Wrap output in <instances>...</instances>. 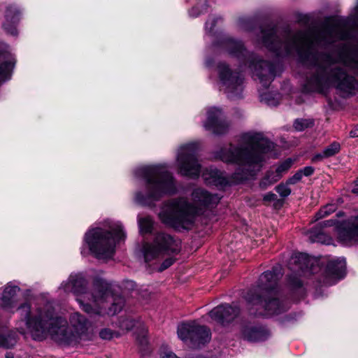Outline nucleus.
<instances>
[{
  "label": "nucleus",
  "instance_id": "nucleus-1",
  "mask_svg": "<svg viewBox=\"0 0 358 358\" xmlns=\"http://www.w3.org/2000/svg\"><path fill=\"white\" fill-rule=\"evenodd\" d=\"M350 34L345 19H329L321 30L310 29L296 34L288 30L279 31L273 26L261 30L260 41L278 56L296 54L311 68L305 90L324 93L331 86L354 94L358 91V82L347 75L341 66L358 76V38L346 41L331 52H324L327 46L339 40L348 39Z\"/></svg>",
  "mask_w": 358,
  "mask_h": 358
},
{
  "label": "nucleus",
  "instance_id": "nucleus-2",
  "mask_svg": "<svg viewBox=\"0 0 358 358\" xmlns=\"http://www.w3.org/2000/svg\"><path fill=\"white\" fill-rule=\"evenodd\" d=\"M20 320L17 329L22 334H29L33 339L42 341L48 335L61 344L71 345L90 339V324L85 316L75 313L67 322L55 313L51 301L41 300L33 306L25 302L17 308Z\"/></svg>",
  "mask_w": 358,
  "mask_h": 358
},
{
  "label": "nucleus",
  "instance_id": "nucleus-3",
  "mask_svg": "<svg viewBox=\"0 0 358 358\" xmlns=\"http://www.w3.org/2000/svg\"><path fill=\"white\" fill-rule=\"evenodd\" d=\"M273 148L274 144L262 133H245L241 136L237 145L229 144L215 153V158L238 166L231 178L229 180L223 172L213 167L206 169L202 177L207 184L219 187L240 182L255 175L262 169Z\"/></svg>",
  "mask_w": 358,
  "mask_h": 358
},
{
  "label": "nucleus",
  "instance_id": "nucleus-4",
  "mask_svg": "<svg viewBox=\"0 0 358 358\" xmlns=\"http://www.w3.org/2000/svg\"><path fill=\"white\" fill-rule=\"evenodd\" d=\"M86 285L87 281L82 273H72L61 284L60 289L73 293L80 308L90 315H113L122 309L124 299L120 296H113L106 280H95L91 292L87 291Z\"/></svg>",
  "mask_w": 358,
  "mask_h": 358
},
{
  "label": "nucleus",
  "instance_id": "nucleus-5",
  "mask_svg": "<svg viewBox=\"0 0 358 358\" xmlns=\"http://www.w3.org/2000/svg\"><path fill=\"white\" fill-rule=\"evenodd\" d=\"M192 200L191 204L185 198L164 201L158 214L159 220L164 224L177 229H189L194 223L195 215L206 209L215 207L220 197L198 188L193 191Z\"/></svg>",
  "mask_w": 358,
  "mask_h": 358
},
{
  "label": "nucleus",
  "instance_id": "nucleus-6",
  "mask_svg": "<svg viewBox=\"0 0 358 358\" xmlns=\"http://www.w3.org/2000/svg\"><path fill=\"white\" fill-rule=\"evenodd\" d=\"M134 175L143 181L144 189L135 193L134 201L142 206H151L166 195L177 192L176 180L164 164L145 165L136 168Z\"/></svg>",
  "mask_w": 358,
  "mask_h": 358
},
{
  "label": "nucleus",
  "instance_id": "nucleus-7",
  "mask_svg": "<svg viewBox=\"0 0 358 358\" xmlns=\"http://www.w3.org/2000/svg\"><path fill=\"white\" fill-rule=\"evenodd\" d=\"M126 238V233L120 221L108 219L101 226L87 231L80 249L82 255L89 252L96 259L108 260L113 258L116 245Z\"/></svg>",
  "mask_w": 358,
  "mask_h": 358
},
{
  "label": "nucleus",
  "instance_id": "nucleus-8",
  "mask_svg": "<svg viewBox=\"0 0 358 358\" xmlns=\"http://www.w3.org/2000/svg\"><path fill=\"white\" fill-rule=\"evenodd\" d=\"M281 275L280 268L278 267L263 273L257 287L250 290L245 296L250 308L255 309L259 315L271 316L287 309V303L278 297L277 282Z\"/></svg>",
  "mask_w": 358,
  "mask_h": 358
},
{
  "label": "nucleus",
  "instance_id": "nucleus-9",
  "mask_svg": "<svg viewBox=\"0 0 358 358\" xmlns=\"http://www.w3.org/2000/svg\"><path fill=\"white\" fill-rule=\"evenodd\" d=\"M222 45L232 57H236L244 66H248L262 86L268 87L276 76V66L266 61L260 60L254 54L248 52L243 43L231 38H225Z\"/></svg>",
  "mask_w": 358,
  "mask_h": 358
},
{
  "label": "nucleus",
  "instance_id": "nucleus-10",
  "mask_svg": "<svg viewBox=\"0 0 358 358\" xmlns=\"http://www.w3.org/2000/svg\"><path fill=\"white\" fill-rule=\"evenodd\" d=\"M331 227H334L338 239L342 244L351 245L358 243V215L342 222L337 219H330L319 222L309 231L310 241L331 244L332 238L326 235L323 230Z\"/></svg>",
  "mask_w": 358,
  "mask_h": 358
},
{
  "label": "nucleus",
  "instance_id": "nucleus-11",
  "mask_svg": "<svg viewBox=\"0 0 358 358\" xmlns=\"http://www.w3.org/2000/svg\"><path fill=\"white\" fill-rule=\"evenodd\" d=\"M178 242L170 234L157 233L152 243H143L140 252L146 263L163 257L164 255H171L179 252Z\"/></svg>",
  "mask_w": 358,
  "mask_h": 358
},
{
  "label": "nucleus",
  "instance_id": "nucleus-12",
  "mask_svg": "<svg viewBox=\"0 0 358 358\" xmlns=\"http://www.w3.org/2000/svg\"><path fill=\"white\" fill-rule=\"evenodd\" d=\"M218 87L230 99L242 97L244 78L240 72L233 71L228 64L221 62L217 65Z\"/></svg>",
  "mask_w": 358,
  "mask_h": 358
},
{
  "label": "nucleus",
  "instance_id": "nucleus-13",
  "mask_svg": "<svg viewBox=\"0 0 358 358\" xmlns=\"http://www.w3.org/2000/svg\"><path fill=\"white\" fill-rule=\"evenodd\" d=\"M198 144L189 143L179 147L176 155V166L182 176L197 178L201 172V164L198 160Z\"/></svg>",
  "mask_w": 358,
  "mask_h": 358
},
{
  "label": "nucleus",
  "instance_id": "nucleus-14",
  "mask_svg": "<svg viewBox=\"0 0 358 358\" xmlns=\"http://www.w3.org/2000/svg\"><path fill=\"white\" fill-rule=\"evenodd\" d=\"M178 336L185 343L195 348H199L210 340V329L198 325L194 322L180 324L178 327Z\"/></svg>",
  "mask_w": 358,
  "mask_h": 358
},
{
  "label": "nucleus",
  "instance_id": "nucleus-15",
  "mask_svg": "<svg viewBox=\"0 0 358 358\" xmlns=\"http://www.w3.org/2000/svg\"><path fill=\"white\" fill-rule=\"evenodd\" d=\"M222 111L215 107L207 109L206 120L203 126L207 131H210L215 134H222L227 132L229 124L222 117Z\"/></svg>",
  "mask_w": 358,
  "mask_h": 358
},
{
  "label": "nucleus",
  "instance_id": "nucleus-16",
  "mask_svg": "<svg viewBox=\"0 0 358 358\" xmlns=\"http://www.w3.org/2000/svg\"><path fill=\"white\" fill-rule=\"evenodd\" d=\"M346 262L343 257L333 259L327 264L324 284L331 285L342 279L345 275Z\"/></svg>",
  "mask_w": 358,
  "mask_h": 358
},
{
  "label": "nucleus",
  "instance_id": "nucleus-17",
  "mask_svg": "<svg viewBox=\"0 0 358 358\" xmlns=\"http://www.w3.org/2000/svg\"><path fill=\"white\" fill-rule=\"evenodd\" d=\"M238 313V308L226 304L221 305L213 308L209 313V316L213 320L224 324L225 322H229L234 320Z\"/></svg>",
  "mask_w": 358,
  "mask_h": 358
},
{
  "label": "nucleus",
  "instance_id": "nucleus-18",
  "mask_svg": "<svg viewBox=\"0 0 358 358\" xmlns=\"http://www.w3.org/2000/svg\"><path fill=\"white\" fill-rule=\"evenodd\" d=\"M20 20V10L15 5H9L5 12V20L2 24L4 31L12 36L17 34V25Z\"/></svg>",
  "mask_w": 358,
  "mask_h": 358
},
{
  "label": "nucleus",
  "instance_id": "nucleus-19",
  "mask_svg": "<svg viewBox=\"0 0 358 358\" xmlns=\"http://www.w3.org/2000/svg\"><path fill=\"white\" fill-rule=\"evenodd\" d=\"M20 291V287L9 282L5 287L0 296V306L5 310L13 313L17 305L16 295Z\"/></svg>",
  "mask_w": 358,
  "mask_h": 358
},
{
  "label": "nucleus",
  "instance_id": "nucleus-20",
  "mask_svg": "<svg viewBox=\"0 0 358 358\" xmlns=\"http://www.w3.org/2000/svg\"><path fill=\"white\" fill-rule=\"evenodd\" d=\"M242 337L251 342L265 341L269 336L268 331L264 327L247 324L241 329Z\"/></svg>",
  "mask_w": 358,
  "mask_h": 358
},
{
  "label": "nucleus",
  "instance_id": "nucleus-21",
  "mask_svg": "<svg viewBox=\"0 0 358 358\" xmlns=\"http://www.w3.org/2000/svg\"><path fill=\"white\" fill-rule=\"evenodd\" d=\"M0 55H8V61L0 65V85L2 82L8 80L14 66V59L10 56L9 47L5 43H0Z\"/></svg>",
  "mask_w": 358,
  "mask_h": 358
},
{
  "label": "nucleus",
  "instance_id": "nucleus-22",
  "mask_svg": "<svg viewBox=\"0 0 358 358\" xmlns=\"http://www.w3.org/2000/svg\"><path fill=\"white\" fill-rule=\"evenodd\" d=\"M292 263L296 264L294 269L296 272L299 273L301 271L303 273L309 267L310 259L306 254L299 253L292 257Z\"/></svg>",
  "mask_w": 358,
  "mask_h": 358
},
{
  "label": "nucleus",
  "instance_id": "nucleus-23",
  "mask_svg": "<svg viewBox=\"0 0 358 358\" xmlns=\"http://www.w3.org/2000/svg\"><path fill=\"white\" fill-rule=\"evenodd\" d=\"M340 148V144L337 142H334L325 148L322 152L316 154L313 157V161L318 162L322 160L324 158L332 157L339 152Z\"/></svg>",
  "mask_w": 358,
  "mask_h": 358
},
{
  "label": "nucleus",
  "instance_id": "nucleus-24",
  "mask_svg": "<svg viewBox=\"0 0 358 358\" xmlns=\"http://www.w3.org/2000/svg\"><path fill=\"white\" fill-rule=\"evenodd\" d=\"M281 177L275 171L269 170L266 172L264 177L259 182V187L262 189H266L268 187L273 185L280 180Z\"/></svg>",
  "mask_w": 358,
  "mask_h": 358
},
{
  "label": "nucleus",
  "instance_id": "nucleus-25",
  "mask_svg": "<svg viewBox=\"0 0 358 358\" xmlns=\"http://www.w3.org/2000/svg\"><path fill=\"white\" fill-rule=\"evenodd\" d=\"M138 223L141 234L151 233L153 227V220L151 217H139Z\"/></svg>",
  "mask_w": 358,
  "mask_h": 358
},
{
  "label": "nucleus",
  "instance_id": "nucleus-26",
  "mask_svg": "<svg viewBox=\"0 0 358 358\" xmlns=\"http://www.w3.org/2000/svg\"><path fill=\"white\" fill-rule=\"evenodd\" d=\"M336 210V205L334 203H329L324 206H323L320 210L315 214V220L317 221L320 219H323L334 212H335Z\"/></svg>",
  "mask_w": 358,
  "mask_h": 358
},
{
  "label": "nucleus",
  "instance_id": "nucleus-27",
  "mask_svg": "<svg viewBox=\"0 0 358 358\" xmlns=\"http://www.w3.org/2000/svg\"><path fill=\"white\" fill-rule=\"evenodd\" d=\"M293 160L290 158L287 159L284 162H281L275 169L277 173L282 178L289 169L292 167Z\"/></svg>",
  "mask_w": 358,
  "mask_h": 358
},
{
  "label": "nucleus",
  "instance_id": "nucleus-28",
  "mask_svg": "<svg viewBox=\"0 0 358 358\" xmlns=\"http://www.w3.org/2000/svg\"><path fill=\"white\" fill-rule=\"evenodd\" d=\"M16 343V339L10 335H0V346L6 348L13 347Z\"/></svg>",
  "mask_w": 358,
  "mask_h": 358
},
{
  "label": "nucleus",
  "instance_id": "nucleus-29",
  "mask_svg": "<svg viewBox=\"0 0 358 358\" xmlns=\"http://www.w3.org/2000/svg\"><path fill=\"white\" fill-rule=\"evenodd\" d=\"M261 101H264L269 106H276L279 102V95L273 96L270 93H264L260 94Z\"/></svg>",
  "mask_w": 358,
  "mask_h": 358
},
{
  "label": "nucleus",
  "instance_id": "nucleus-30",
  "mask_svg": "<svg viewBox=\"0 0 358 358\" xmlns=\"http://www.w3.org/2000/svg\"><path fill=\"white\" fill-rule=\"evenodd\" d=\"M312 125H313V121L306 119H298L294 123V127L296 131H303Z\"/></svg>",
  "mask_w": 358,
  "mask_h": 358
},
{
  "label": "nucleus",
  "instance_id": "nucleus-31",
  "mask_svg": "<svg viewBox=\"0 0 358 358\" xmlns=\"http://www.w3.org/2000/svg\"><path fill=\"white\" fill-rule=\"evenodd\" d=\"M289 184L280 183L275 187V191L279 194L281 197H287L291 194V189L289 187Z\"/></svg>",
  "mask_w": 358,
  "mask_h": 358
},
{
  "label": "nucleus",
  "instance_id": "nucleus-32",
  "mask_svg": "<svg viewBox=\"0 0 358 358\" xmlns=\"http://www.w3.org/2000/svg\"><path fill=\"white\" fill-rule=\"evenodd\" d=\"M99 336L102 339L110 340L114 337H118L120 334L109 329H103L100 331Z\"/></svg>",
  "mask_w": 358,
  "mask_h": 358
},
{
  "label": "nucleus",
  "instance_id": "nucleus-33",
  "mask_svg": "<svg viewBox=\"0 0 358 358\" xmlns=\"http://www.w3.org/2000/svg\"><path fill=\"white\" fill-rule=\"evenodd\" d=\"M136 324L135 320L130 318H124L120 321V327L122 330L129 331Z\"/></svg>",
  "mask_w": 358,
  "mask_h": 358
},
{
  "label": "nucleus",
  "instance_id": "nucleus-34",
  "mask_svg": "<svg viewBox=\"0 0 358 358\" xmlns=\"http://www.w3.org/2000/svg\"><path fill=\"white\" fill-rule=\"evenodd\" d=\"M221 20L222 19L220 17H210L206 22V30L209 33L212 32L214 29L215 23Z\"/></svg>",
  "mask_w": 358,
  "mask_h": 358
},
{
  "label": "nucleus",
  "instance_id": "nucleus-35",
  "mask_svg": "<svg viewBox=\"0 0 358 358\" xmlns=\"http://www.w3.org/2000/svg\"><path fill=\"white\" fill-rule=\"evenodd\" d=\"M302 177V172L299 170L294 176L288 178L287 184L295 185L301 180Z\"/></svg>",
  "mask_w": 358,
  "mask_h": 358
},
{
  "label": "nucleus",
  "instance_id": "nucleus-36",
  "mask_svg": "<svg viewBox=\"0 0 358 358\" xmlns=\"http://www.w3.org/2000/svg\"><path fill=\"white\" fill-rule=\"evenodd\" d=\"M175 262V259L172 257H169L167 259H166L163 263L161 264L159 267V271H162L169 266H171Z\"/></svg>",
  "mask_w": 358,
  "mask_h": 358
},
{
  "label": "nucleus",
  "instance_id": "nucleus-37",
  "mask_svg": "<svg viewBox=\"0 0 358 358\" xmlns=\"http://www.w3.org/2000/svg\"><path fill=\"white\" fill-rule=\"evenodd\" d=\"M290 285L294 288H300L302 285L301 280L296 277H290L289 278Z\"/></svg>",
  "mask_w": 358,
  "mask_h": 358
},
{
  "label": "nucleus",
  "instance_id": "nucleus-38",
  "mask_svg": "<svg viewBox=\"0 0 358 358\" xmlns=\"http://www.w3.org/2000/svg\"><path fill=\"white\" fill-rule=\"evenodd\" d=\"M299 171L302 172V176H310L313 173L314 169L312 166H306Z\"/></svg>",
  "mask_w": 358,
  "mask_h": 358
},
{
  "label": "nucleus",
  "instance_id": "nucleus-39",
  "mask_svg": "<svg viewBox=\"0 0 358 358\" xmlns=\"http://www.w3.org/2000/svg\"><path fill=\"white\" fill-rule=\"evenodd\" d=\"M198 7L197 6L195 7H193L189 11V15L192 17H197L200 13H203L204 10H206V8H202V10L201 11H197Z\"/></svg>",
  "mask_w": 358,
  "mask_h": 358
},
{
  "label": "nucleus",
  "instance_id": "nucleus-40",
  "mask_svg": "<svg viewBox=\"0 0 358 358\" xmlns=\"http://www.w3.org/2000/svg\"><path fill=\"white\" fill-rule=\"evenodd\" d=\"M276 195L272 192H268L264 196V200L267 201H272L275 200Z\"/></svg>",
  "mask_w": 358,
  "mask_h": 358
},
{
  "label": "nucleus",
  "instance_id": "nucleus-41",
  "mask_svg": "<svg viewBox=\"0 0 358 358\" xmlns=\"http://www.w3.org/2000/svg\"><path fill=\"white\" fill-rule=\"evenodd\" d=\"M350 136L352 138L358 137V124L350 131Z\"/></svg>",
  "mask_w": 358,
  "mask_h": 358
},
{
  "label": "nucleus",
  "instance_id": "nucleus-42",
  "mask_svg": "<svg viewBox=\"0 0 358 358\" xmlns=\"http://www.w3.org/2000/svg\"><path fill=\"white\" fill-rule=\"evenodd\" d=\"M343 212H341V211L338 212V213L336 214V216H337L338 217H341V216H343Z\"/></svg>",
  "mask_w": 358,
  "mask_h": 358
},
{
  "label": "nucleus",
  "instance_id": "nucleus-43",
  "mask_svg": "<svg viewBox=\"0 0 358 358\" xmlns=\"http://www.w3.org/2000/svg\"><path fill=\"white\" fill-rule=\"evenodd\" d=\"M201 3L202 4V6H206V0H203L202 2H201Z\"/></svg>",
  "mask_w": 358,
  "mask_h": 358
},
{
  "label": "nucleus",
  "instance_id": "nucleus-44",
  "mask_svg": "<svg viewBox=\"0 0 358 358\" xmlns=\"http://www.w3.org/2000/svg\"><path fill=\"white\" fill-rule=\"evenodd\" d=\"M352 192H353L354 193L358 194V188L354 189L352 190Z\"/></svg>",
  "mask_w": 358,
  "mask_h": 358
},
{
  "label": "nucleus",
  "instance_id": "nucleus-45",
  "mask_svg": "<svg viewBox=\"0 0 358 358\" xmlns=\"http://www.w3.org/2000/svg\"><path fill=\"white\" fill-rule=\"evenodd\" d=\"M6 357H7V358H11L12 357H10L9 354H7V355H6Z\"/></svg>",
  "mask_w": 358,
  "mask_h": 358
}]
</instances>
